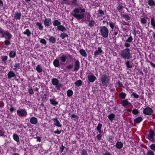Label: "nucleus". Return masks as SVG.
<instances>
[{"label":"nucleus","instance_id":"nucleus-21","mask_svg":"<svg viewBox=\"0 0 155 155\" xmlns=\"http://www.w3.org/2000/svg\"><path fill=\"white\" fill-rule=\"evenodd\" d=\"M12 35L11 34L10 38H8V37H7V39L5 40L3 42L5 45L6 46H8L11 45V42L10 41V40L12 38Z\"/></svg>","mask_w":155,"mask_h":155},{"label":"nucleus","instance_id":"nucleus-54","mask_svg":"<svg viewBox=\"0 0 155 155\" xmlns=\"http://www.w3.org/2000/svg\"><path fill=\"white\" fill-rule=\"evenodd\" d=\"M81 155H88L87 151L84 149L81 150Z\"/></svg>","mask_w":155,"mask_h":155},{"label":"nucleus","instance_id":"nucleus-44","mask_svg":"<svg viewBox=\"0 0 155 155\" xmlns=\"http://www.w3.org/2000/svg\"><path fill=\"white\" fill-rule=\"evenodd\" d=\"M115 117V115L113 113H112L108 115V118L111 121L114 119Z\"/></svg>","mask_w":155,"mask_h":155},{"label":"nucleus","instance_id":"nucleus-17","mask_svg":"<svg viewBox=\"0 0 155 155\" xmlns=\"http://www.w3.org/2000/svg\"><path fill=\"white\" fill-rule=\"evenodd\" d=\"M51 120L54 121V125L58 127H61L62 125L61 124L59 121L58 120V118H53L51 119Z\"/></svg>","mask_w":155,"mask_h":155},{"label":"nucleus","instance_id":"nucleus-7","mask_svg":"<svg viewBox=\"0 0 155 155\" xmlns=\"http://www.w3.org/2000/svg\"><path fill=\"white\" fill-rule=\"evenodd\" d=\"M153 111L151 108L147 107L144 109L143 113L145 115H150L153 113Z\"/></svg>","mask_w":155,"mask_h":155},{"label":"nucleus","instance_id":"nucleus-56","mask_svg":"<svg viewBox=\"0 0 155 155\" xmlns=\"http://www.w3.org/2000/svg\"><path fill=\"white\" fill-rule=\"evenodd\" d=\"M118 31H118L117 29H114V32H113V35L114 36V38H115L116 36L118 34Z\"/></svg>","mask_w":155,"mask_h":155},{"label":"nucleus","instance_id":"nucleus-22","mask_svg":"<svg viewBox=\"0 0 155 155\" xmlns=\"http://www.w3.org/2000/svg\"><path fill=\"white\" fill-rule=\"evenodd\" d=\"M49 37L48 40L50 43L52 44H54L56 42V38L53 36H50V35L48 36Z\"/></svg>","mask_w":155,"mask_h":155},{"label":"nucleus","instance_id":"nucleus-30","mask_svg":"<svg viewBox=\"0 0 155 155\" xmlns=\"http://www.w3.org/2000/svg\"><path fill=\"white\" fill-rule=\"evenodd\" d=\"M102 127V124L100 123H99L97 126L96 127V130L99 133H102L103 132V131L101 130V128Z\"/></svg>","mask_w":155,"mask_h":155},{"label":"nucleus","instance_id":"nucleus-11","mask_svg":"<svg viewBox=\"0 0 155 155\" xmlns=\"http://www.w3.org/2000/svg\"><path fill=\"white\" fill-rule=\"evenodd\" d=\"M121 104L123 106L126 108L127 106H130L131 105V103L129 102L127 99L122 100Z\"/></svg>","mask_w":155,"mask_h":155},{"label":"nucleus","instance_id":"nucleus-4","mask_svg":"<svg viewBox=\"0 0 155 155\" xmlns=\"http://www.w3.org/2000/svg\"><path fill=\"white\" fill-rule=\"evenodd\" d=\"M61 25V22L57 20H55L53 21L54 26H57V30L62 32L65 31L67 30L66 28L63 25Z\"/></svg>","mask_w":155,"mask_h":155},{"label":"nucleus","instance_id":"nucleus-46","mask_svg":"<svg viewBox=\"0 0 155 155\" xmlns=\"http://www.w3.org/2000/svg\"><path fill=\"white\" fill-rule=\"evenodd\" d=\"M36 70L38 73L41 72L42 71V69L40 65L38 64L36 68Z\"/></svg>","mask_w":155,"mask_h":155},{"label":"nucleus","instance_id":"nucleus-8","mask_svg":"<svg viewBox=\"0 0 155 155\" xmlns=\"http://www.w3.org/2000/svg\"><path fill=\"white\" fill-rule=\"evenodd\" d=\"M0 33L2 35L1 37L2 38L5 37V35L8 37V38H9V37H11V33H10L8 31H6L5 32L3 29L1 27H0Z\"/></svg>","mask_w":155,"mask_h":155},{"label":"nucleus","instance_id":"nucleus-47","mask_svg":"<svg viewBox=\"0 0 155 155\" xmlns=\"http://www.w3.org/2000/svg\"><path fill=\"white\" fill-rule=\"evenodd\" d=\"M118 86V87H123L124 88V87L122 83L120 82V81H118L117 83H116V87Z\"/></svg>","mask_w":155,"mask_h":155},{"label":"nucleus","instance_id":"nucleus-9","mask_svg":"<svg viewBox=\"0 0 155 155\" xmlns=\"http://www.w3.org/2000/svg\"><path fill=\"white\" fill-rule=\"evenodd\" d=\"M51 21V18H46L45 16V19L43 21V24L45 26L48 28L52 24Z\"/></svg>","mask_w":155,"mask_h":155},{"label":"nucleus","instance_id":"nucleus-28","mask_svg":"<svg viewBox=\"0 0 155 155\" xmlns=\"http://www.w3.org/2000/svg\"><path fill=\"white\" fill-rule=\"evenodd\" d=\"M49 101L50 104L53 106H55L58 104V102L56 101L55 99L54 98H51Z\"/></svg>","mask_w":155,"mask_h":155},{"label":"nucleus","instance_id":"nucleus-12","mask_svg":"<svg viewBox=\"0 0 155 155\" xmlns=\"http://www.w3.org/2000/svg\"><path fill=\"white\" fill-rule=\"evenodd\" d=\"M109 25L110 28L112 29V31H113V29H117L118 31H119V29L118 26L115 23L113 22L112 21H110L109 22Z\"/></svg>","mask_w":155,"mask_h":155},{"label":"nucleus","instance_id":"nucleus-43","mask_svg":"<svg viewBox=\"0 0 155 155\" xmlns=\"http://www.w3.org/2000/svg\"><path fill=\"white\" fill-rule=\"evenodd\" d=\"M98 14L97 15L98 17H100L102 16L103 15H104V12L102 10L99 9L98 11Z\"/></svg>","mask_w":155,"mask_h":155},{"label":"nucleus","instance_id":"nucleus-1","mask_svg":"<svg viewBox=\"0 0 155 155\" xmlns=\"http://www.w3.org/2000/svg\"><path fill=\"white\" fill-rule=\"evenodd\" d=\"M120 55L121 58L124 59H130L132 57V54L129 48H125L121 50Z\"/></svg>","mask_w":155,"mask_h":155},{"label":"nucleus","instance_id":"nucleus-38","mask_svg":"<svg viewBox=\"0 0 155 155\" xmlns=\"http://www.w3.org/2000/svg\"><path fill=\"white\" fill-rule=\"evenodd\" d=\"M54 65L55 67H58L60 65L59 61L57 59H55L53 62Z\"/></svg>","mask_w":155,"mask_h":155},{"label":"nucleus","instance_id":"nucleus-6","mask_svg":"<svg viewBox=\"0 0 155 155\" xmlns=\"http://www.w3.org/2000/svg\"><path fill=\"white\" fill-rule=\"evenodd\" d=\"M17 114L20 117H26L27 115V113L25 109H20L17 111Z\"/></svg>","mask_w":155,"mask_h":155},{"label":"nucleus","instance_id":"nucleus-64","mask_svg":"<svg viewBox=\"0 0 155 155\" xmlns=\"http://www.w3.org/2000/svg\"><path fill=\"white\" fill-rule=\"evenodd\" d=\"M40 42L43 44H45L46 43V41L45 40L44 38H41V39Z\"/></svg>","mask_w":155,"mask_h":155},{"label":"nucleus","instance_id":"nucleus-51","mask_svg":"<svg viewBox=\"0 0 155 155\" xmlns=\"http://www.w3.org/2000/svg\"><path fill=\"white\" fill-rule=\"evenodd\" d=\"M8 56H2L1 57V58L3 62L6 63V61H7L8 59Z\"/></svg>","mask_w":155,"mask_h":155},{"label":"nucleus","instance_id":"nucleus-35","mask_svg":"<svg viewBox=\"0 0 155 155\" xmlns=\"http://www.w3.org/2000/svg\"><path fill=\"white\" fill-rule=\"evenodd\" d=\"M143 120L141 117H138L134 120V122L135 123L139 124Z\"/></svg>","mask_w":155,"mask_h":155},{"label":"nucleus","instance_id":"nucleus-13","mask_svg":"<svg viewBox=\"0 0 155 155\" xmlns=\"http://www.w3.org/2000/svg\"><path fill=\"white\" fill-rule=\"evenodd\" d=\"M102 52L103 51L101 49V48L100 47H98L97 50L95 51L94 53V58H96L98 55L101 54Z\"/></svg>","mask_w":155,"mask_h":155},{"label":"nucleus","instance_id":"nucleus-2","mask_svg":"<svg viewBox=\"0 0 155 155\" xmlns=\"http://www.w3.org/2000/svg\"><path fill=\"white\" fill-rule=\"evenodd\" d=\"M73 12L74 13H71V15L75 17L77 20L82 19L84 17V14L81 13L80 14H78L80 12V9L78 8H75L73 10Z\"/></svg>","mask_w":155,"mask_h":155},{"label":"nucleus","instance_id":"nucleus-19","mask_svg":"<svg viewBox=\"0 0 155 155\" xmlns=\"http://www.w3.org/2000/svg\"><path fill=\"white\" fill-rule=\"evenodd\" d=\"M8 78V79L16 77V75L14 71H9L7 74Z\"/></svg>","mask_w":155,"mask_h":155},{"label":"nucleus","instance_id":"nucleus-37","mask_svg":"<svg viewBox=\"0 0 155 155\" xmlns=\"http://www.w3.org/2000/svg\"><path fill=\"white\" fill-rule=\"evenodd\" d=\"M151 25L154 29H155V20L154 18H151Z\"/></svg>","mask_w":155,"mask_h":155},{"label":"nucleus","instance_id":"nucleus-31","mask_svg":"<svg viewBox=\"0 0 155 155\" xmlns=\"http://www.w3.org/2000/svg\"><path fill=\"white\" fill-rule=\"evenodd\" d=\"M80 54L82 56L84 57H86L87 56V54L85 51L83 49H81L79 50Z\"/></svg>","mask_w":155,"mask_h":155},{"label":"nucleus","instance_id":"nucleus-39","mask_svg":"<svg viewBox=\"0 0 155 155\" xmlns=\"http://www.w3.org/2000/svg\"><path fill=\"white\" fill-rule=\"evenodd\" d=\"M122 16L125 19V21H128V22H129L128 20H129L130 19V17L129 16V15L127 14H123Z\"/></svg>","mask_w":155,"mask_h":155},{"label":"nucleus","instance_id":"nucleus-24","mask_svg":"<svg viewBox=\"0 0 155 155\" xmlns=\"http://www.w3.org/2000/svg\"><path fill=\"white\" fill-rule=\"evenodd\" d=\"M59 59L61 61L60 62L62 64V63L65 62L67 59V56L64 54L62 55L61 57H59Z\"/></svg>","mask_w":155,"mask_h":155},{"label":"nucleus","instance_id":"nucleus-57","mask_svg":"<svg viewBox=\"0 0 155 155\" xmlns=\"http://www.w3.org/2000/svg\"><path fill=\"white\" fill-rule=\"evenodd\" d=\"M101 134L99 133L96 136V138L98 140H100L101 139L102 135Z\"/></svg>","mask_w":155,"mask_h":155},{"label":"nucleus","instance_id":"nucleus-20","mask_svg":"<svg viewBox=\"0 0 155 155\" xmlns=\"http://www.w3.org/2000/svg\"><path fill=\"white\" fill-rule=\"evenodd\" d=\"M9 56L10 58H14L16 56V51L15 50L11 51L9 54Z\"/></svg>","mask_w":155,"mask_h":155},{"label":"nucleus","instance_id":"nucleus-61","mask_svg":"<svg viewBox=\"0 0 155 155\" xmlns=\"http://www.w3.org/2000/svg\"><path fill=\"white\" fill-rule=\"evenodd\" d=\"M73 66H74L73 64H68L66 66V68L68 70H70L73 67Z\"/></svg>","mask_w":155,"mask_h":155},{"label":"nucleus","instance_id":"nucleus-42","mask_svg":"<svg viewBox=\"0 0 155 155\" xmlns=\"http://www.w3.org/2000/svg\"><path fill=\"white\" fill-rule=\"evenodd\" d=\"M82 82L81 80H77L74 83V84L77 87H79L82 85Z\"/></svg>","mask_w":155,"mask_h":155},{"label":"nucleus","instance_id":"nucleus-10","mask_svg":"<svg viewBox=\"0 0 155 155\" xmlns=\"http://www.w3.org/2000/svg\"><path fill=\"white\" fill-rule=\"evenodd\" d=\"M154 131L152 130H150L148 135V137L147 138L151 141L154 142L155 141V139L154 138Z\"/></svg>","mask_w":155,"mask_h":155},{"label":"nucleus","instance_id":"nucleus-50","mask_svg":"<svg viewBox=\"0 0 155 155\" xmlns=\"http://www.w3.org/2000/svg\"><path fill=\"white\" fill-rule=\"evenodd\" d=\"M5 133L4 129L2 127L0 128V136H4V134Z\"/></svg>","mask_w":155,"mask_h":155},{"label":"nucleus","instance_id":"nucleus-33","mask_svg":"<svg viewBox=\"0 0 155 155\" xmlns=\"http://www.w3.org/2000/svg\"><path fill=\"white\" fill-rule=\"evenodd\" d=\"M51 82L53 85L55 86L58 84L59 81L56 78H53L51 80Z\"/></svg>","mask_w":155,"mask_h":155},{"label":"nucleus","instance_id":"nucleus-5","mask_svg":"<svg viewBox=\"0 0 155 155\" xmlns=\"http://www.w3.org/2000/svg\"><path fill=\"white\" fill-rule=\"evenodd\" d=\"M101 83L103 86L107 87L109 83V79L106 74L103 75L101 77Z\"/></svg>","mask_w":155,"mask_h":155},{"label":"nucleus","instance_id":"nucleus-27","mask_svg":"<svg viewBox=\"0 0 155 155\" xmlns=\"http://www.w3.org/2000/svg\"><path fill=\"white\" fill-rule=\"evenodd\" d=\"M21 13L20 12H16L15 14L14 18L16 20H20L21 19Z\"/></svg>","mask_w":155,"mask_h":155},{"label":"nucleus","instance_id":"nucleus-53","mask_svg":"<svg viewBox=\"0 0 155 155\" xmlns=\"http://www.w3.org/2000/svg\"><path fill=\"white\" fill-rule=\"evenodd\" d=\"M133 38L131 36H130L126 40V42L131 43L132 41Z\"/></svg>","mask_w":155,"mask_h":155},{"label":"nucleus","instance_id":"nucleus-29","mask_svg":"<svg viewBox=\"0 0 155 155\" xmlns=\"http://www.w3.org/2000/svg\"><path fill=\"white\" fill-rule=\"evenodd\" d=\"M88 22V26L90 28L93 27L95 24V21L94 20H91Z\"/></svg>","mask_w":155,"mask_h":155},{"label":"nucleus","instance_id":"nucleus-3","mask_svg":"<svg viewBox=\"0 0 155 155\" xmlns=\"http://www.w3.org/2000/svg\"><path fill=\"white\" fill-rule=\"evenodd\" d=\"M99 32L103 38H107L108 37L109 31L108 28L106 26H101L100 27Z\"/></svg>","mask_w":155,"mask_h":155},{"label":"nucleus","instance_id":"nucleus-58","mask_svg":"<svg viewBox=\"0 0 155 155\" xmlns=\"http://www.w3.org/2000/svg\"><path fill=\"white\" fill-rule=\"evenodd\" d=\"M130 43L126 42H125L124 44V47L126 48H128L130 47Z\"/></svg>","mask_w":155,"mask_h":155},{"label":"nucleus","instance_id":"nucleus-52","mask_svg":"<svg viewBox=\"0 0 155 155\" xmlns=\"http://www.w3.org/2000/svg\"><path fill=\"white\" fill-rule=\"evenodd\" d=\"M68 37V34L65 33H62L60 35V37L62 39H64V38Z\"/></svg>","mask_w":155,"mask_h":155},{"label":"nucleus","instance_id":"nucleus-41","mask_svg":"<svg viewBox=\"0 0 155 155\" xmlns=\"http://www.w3.org/2000/svg\"><path fill=\"white\" fill-rule=\"evenodd\" d=\"M148 5L150 6H155V1L154 0H148Z\"/></svg>","mask_w":155,"mask_h":155},{"label":"nucleus","instance_id":"nucleus-40","mask_svg":"<svg viewBox=\"0 0 155 155\" xmlns=\"http://www.w3.org/2000/svg\"><path fill=\"white\" fill-rule=\"evenodd\" d=\"M13 137L14 140L17 142L20 140V139L18 135L16 134H14L13 135Z\"/></svg>","mask_w":155,"mask_h":155},{"label":"nucleus","instance_id":"nucleus-49","mask_svg":"<svg viewBox=\"0 0 155 155\" xmlns=\"http://www.w3.org/2000/svg\"><path fill=\"white\" fill-rule=\"evenodd\" d=\"M140 22L142 25H144L147 23V20L145 18H140Z\"/></svg>","mask_w":155,"mask_h":155},{"label":"nucleus","instance_id":"nucleus-18","mask_svg":"<svg viewBox=\"0 0 155 155\" xmlns=\"http://www.w3.org/2000/svg\"><path fill=\"white\" fill-rule=\"evenodd\" d=\"M124 8V4L122 2H120L118 3L117 9L119 12H121V9H123Z\"/></svg>","mask_w":155,"mask_h":155},{"label":"nucleus","instance_id":"nucleus-45","mask_svg":"<svg viewBox=\"0 0 155 155\" xmlns=\"http://www.w3.org/2000/svg\"><path fill=\"white\" fill-rule=\"evenodd\" d=\"M20 64L19 63H16L14 66V68L13 69L14 70L17 71V69H20Z\"/></svg>","mask_w":155,"mask_h":155},{"label":"nucleus","instance_id":"nucleus-26","mask_svg":"<svg viewBox=\"0 0 155 155\" xmlns=\"http://www.w3.org/2000/svg\"><path fill=\"white\" fill-rule=\"evenodd\" d=\"M125 64L126 67L129 68H131L133 67V63L132 61H127L125 62Z\"/></svg>","mask_w":155,"mask_h":155},{"label":"nucleus","instance_id":"nucleus-14","mask_svg":"<svg viewBox=\"0 0 155 155\" xmlns=\"http://www.w3.org/2000/svg\"><path fill=\"white\" fill-rule=\"evenodd\" d=\"M74 60H76L74 64V68L73 71H77L80 68V63L79 61L78 60H76L75 59Z\"/></svg>","mask_w":155,"mask_h":155},{"label":"nucleus","instance_id":"nucleus-62","mask_svg":"<svg viewBox=\"0 0 155 155\" xmlns=\"http://www.w3.org/2000/svg\"><path fill=\"white\" fill-rule=\"evenodd\" d=\"M102 155H112V154L108 151L106 150L104 152H103L102 153Z\"/></svg>","mask_w":155,"mask_h":155},{"label":"nucleus","instance_id":"nucleus-34","mask_svg":"<svg viewBox=\"0 0 155 155\" xmlns=\"http://www.w3.org/2000/svg\"><path fill=\"white\" fill-rule=\"evenodd\" d=\"M36 25L38 26V28L40 31H42L43 30L44 26L41 22H37L36 23Z\"/></svg>","mask_w":155,"mask_h":155},{"label":"nucleus","instance_id":"nucleus-36","mask_svg":"<svg viewBox=\"0 0 155 155\" xmlns=\"http://www.w3.org/2000/svg\"><path fill=\"white\" fill-rule=\"evenodd\" d=\"M126 96L127 95L125 93L122 92L119 94V98L121 99H124L126 97Z\"/></svg>","mask_w":155,"mask_h":155},{"label":"nucleus","instance_id":"nucleus-25","mask_svg":"<svg viewBox=\"0 0 155 155\" xmlns=\"http://www.w3.org/2000/svg\"><path fill=\"white\" fill-rule=\"evenodd\" d=\"M68 150V148L62 144L60 147V152L62 153V152H64V153H65L66 151Z\"/></svg>","mask_w":155,"mask_h":155},{"label":"nucleus","instance_id":"nucleus-55","mask_svg":"<svg viewBox=\"0 0 155 155\" xmlns=\"http://www.w3.org/2000/svg\"><path fill=\"white\" fill-rule=\"evenodd\" d=\"M139 112V111L138 110L136 109H134L132 111V114L134 115H137L138 114Z\"/></svg>","mask_w":155,"mask_h":155},{"label":"nucleus","instance_id":"nucleus-60","mask_svg":"<svg viewBox=\"0 0 155 155\" xmlns=\"http://www.w3.org/2000/svg\"><path fill=\"white\" fill-rule=\"evenodd\" d=\"M146 155H154V153L152 150H149L148 151Z\"/></svg>","mask_w":155,"mask_h":155},{"label":"nucleus","instance_id":"nucleus-48","mask_svg":"<svg viewBox=\"0 0 155 155\" xmlns=\"http://www.w3.org/2000/svg\"><path fill=\"white\" fill-rule=\"evenodd\" d=\"M73 94V91L71 89L68 90L67 91V95L68 97L71 96Z\"/></svg>","mask_w":155,"mask_h":155},{"label":"nucleus","instance_id":"nucleus-59","mask_svg":"<svg viewBox=\"0 0 155 155\" xmlns=\"http://www.w3.org/2000/svg\"><path fill=\"white\" fill-rule=\"evenodd\" d=\"M131 96H133L135 98H138L139 97V95L136 93L133 92L131 95Z\"/></svg>","mask_w":155,"mask_h":155},{"label":"nucleus","instance_id":"nucleus-32","mask_svg":"<svg viewBox=\"0 0 155 155\" xmlns=\"http://www.w3.org/2000/svg\"><path fill=\"white\" fill-rule=\"evenodd\" d=\"M24 35H26L28 37L30 36L31 33L29 29H27L23 33Z\"/></svg>","mask_w":155,"mask_h":155},{"label":"nucleus","instance_id":"nucleus-16","mask_svg":"<svg viewBox=\"0 0 155 155\" xmlns=\"http://www.w3.org/2000/svg\"><path fill=\"white\" fill-rule=\"evenodd\" d=\"M87 79L91 83H93L96 79V77L94 75H89L87 76Z\"/></svg>","mask_w":155,"mask_h":155},{"label":"nucleus","instance_id":"nucleus-15","mask_svg":"<svg viewBox=\"0 0 155 155\" xmlns=\"http://www.w3.org/2000/svg\"><path fill=\"white\" fill-rule=\"evenodd\" d=\"M124 146L123 143L121 141H118L115 145L116 148L117 149H121Z\"/></svg>","mask_w":155,"mask_h":155},{"label":"nucleus","instance_id":"nucleus-23","mask_svg":"<svg viewBox=\"0 0 155 155\" xmlns=\"http://www.w3.org/2000/svg\"><path fill=\"white\" fill-rule=\"evenodd\" d=\"M30 123L32 124H36L38 123V119L35 117H31L30 119Z\"/></svg>","mask_w":155,"mask_h":155},{"label":"nucleus","instance_id":"nucleus-63","mask_svg":"<svg viewBox=\"0 0 155 155\" xmlns=\"http://www.w3.org/2000/svg\"><path fill=\"white\" fill-rule=\"evenodd\" d=\"M150 149L154 150H155V144L152 143L150 146Z\"/></svg>","mask_w":155,"mask_h":155}]
</instances>
